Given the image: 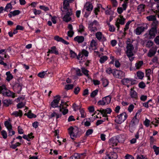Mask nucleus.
<instances>
[{
    "label": "nucleus",
    "instance_id": "obj_1",
    "mask_svg": "<svg viewBox=\"0 0 159 159\" xmlns=\"http://www.w3.org/2000/svg\"><path fill=\"white\" fill-rule=\"evenodd\" d=\"M68 133L70 135L71 138L73 140L80 136L79 133V130L77 127H70L68 129Z\"/></svg>",
    "mask_w": 159,
    "mask_h": 159
},
{
    "label": "nucleus",
    "instance_id": "obj_2",
    "mask_svg": "<svg viewBox=\"0 0 159 159\" xmlns=\"http://www.w3.org/2000/svg\"><path fill=\"white\" fill-rule=\"evenodd\" d=\"M126 44L127 45L126 47L127 50L126 52L127 56H133L134 55L133 50L134 49V47L132 43L130 42L129 39L126 41Z\"/></svg>",
    "mask_w": 159,
    "mask_h": 159
},
{
    "label": "nucleus",
    "instance_id": "obj_3",
    "mask_svg": "<svg viewBox=\"0 0 159 159\" xmlns=\"http://www.w3.org/2000/svg\"><path fill=\"white\" fill-rule=\"evenodd\" d=\"M127 117L126 113L123 112L116 117L115 121L118 124H121L126 119Z\"/></svg>",
    "mask_w": 159,
    "mask_h": 159
},
{
    "label": "nucleus",
    "instance_id": "obj_4",
    "mask_svg": "<svg viewBox=\"0 0 159 159\" xmlns=\"http://www.w3.org/2000/svg\"><path fill=\"white\" fill-rule=\"evenodd\" d=\"M68 106L66 102H63L62 101L61 102V103L59 106V111L60 112H62L63 115H65L67 114L68 111V109L66 108V106Z\"/></svg>",
    "mask_w": 159,
    "mask_h": 159
},
{
    "label": "nucleus",
    "instance_id": "obj_5",
    "mask_svg": "<svg viewBox=\"0 0 159 159\" xmlns=\"http://www.w3.org/2000/svg\"><path fill=\"white\" fill-rule=\"evenodd\" d=\"M60 96L58 95L54 97V99L50 104L51 107L54 108L59 107V103L60 100Z\"/></svg>",
    "mask_w": 159,
    "mask_h": 159
},
{
    "label": "nucleus",
    "instance_id": "obj_6",
    "mask_svg": "<svg viewBox=\"0 0 159 159\" xmlns=\"http://www.w3.org/2000/svg\"><path fill=\"white\" fill-rule=\"evenodd\" d=\"M140 111H138L131 120L130 125L132 126H134L138 123L139 120L138 117L140 114Z\"/></svg>",
    "mask_w": 159,
    "mask_h": 159
},
{
    "label": "nucleus",
    "instance_id": "obj_7",
    "mask_svg": "<svg viewBox=\"0 0 159 159\" xmlns=\"http://www.w3.org/2000/svg\"><path fill=\"white\" fill-rule=\"evenodd\" d=\"M147 27L146 24H143V26L137 27L134 31L135 34L137 35L140 34L145 30L147 29Z\"/></svg>",
    "mask_w": 159,
    "mask_h": 159
},
{
    "label": "nucleus",
    "instance_id": "obj_8",
    "mask_svg": "<svg viewBox=\"0 0 159 159\" xmlns=\"http://www.w3.org/2000/svg\"><path fill=\"white\" fill-rule=\"evenodd\" d=\"M113 75L115 77L121 79L125 75V73L121 70L113 69Z\"/></svg>",
    "mask_w": 159,
    "mask_h": 159
},
{
    "label": "nucleus",
    "instance_id": "obj_9",
    "mask_svg": "<svg viewBox=\"0 0 159 159\" xmlns=\"http://www.w3.org/2000/svg\"><path fill=\"white\" fill-rule=\"evenodd\" d=\"M72 15V11L71 9L68 10V11L66 15L63 17V20L66 22H68L71 20L70 16Z\"/></svg>",
    "mask_w": 159,
    "mask_h": 159
},
{
    "label": "nucleus",
    "instance_id": "obj_10",
    "mask_svg": "<svg viewBox=\"0 0 159 159\" xmlns=\"http://www.w3.org/2000/svg\"><path fill=\"white\" fill-rule=\"evenodd\" d=\"M97 111L101 112L103 115V116L107 117V114H110L111 112V110L110 108H107L106 109L98 110Z\"/></svg>",
    "mask_w": 159,
    "mask_h": 159
},
{
    "label": "nucleus",
    "instance_id": "obj_11",
    "mask_svg": "<svg viewBox=\"0 0 159 159\" xmlns=\"http://www.w3.org/2000/svg\"><path fill=\"white\" fill-rule=\"evenodd\" d=\"M96 38L100 41H104L106 40V38L100 32H98L95 34Z\"/></svg>",
    "mask_w": 159,
    "mask_h": 159
},
{
    "label": "nucleus",
    "instance_id": "obj_12",
    "mask_svg": "<svg viewBox=\"0 0 159 159\" xmlns=\"http://www.w3.org/2000/svg\"><path fill=\"white\" fill-rule=\"evenodd\" d=\"M157 32V30L156 28H151V29L149 31V39H151L154 38Z\"/></svg>",
    "mask_w": 159,
    "mask_h": 159
},
{
    "label": "nucleus",
    "instance_id": "obj_13",
    "mask_svg": "<svg viewBox=\"0 0 159 159\" xmlns=\"http://www.w3.org/2000/svg\"><path fill=\"white\" fill-rule=\"evenodd\" d=\"M119 141L116 137H114L110 139L109 144L113 146H116Z\"/></svg>",
    "mask_w": 159,
    "mask_h": 159
},
{
    "label": "nucleus",
    "instance_id": "obj_14",
    "mask_svg": "<svg viewBox=\"0 0 159 159\" xmlns=\"http://www.w3.org/2000/svg\"><path fill=\"white\" fill-rule=\"evenodd\" d=\"M129 94L131 98L137 100L138 98V94L137 92L134 90V89H130Z\"/></svg>",
    "mask_w": 159,
    "mask_h": 159
},
{
    "label": "nucleus",
    "instance_id": "obj_15",
    "mask_svg": "<svg viewBox=\"0 0 159 159\" xmlns=\"http://www.w3.org/2000/svg\"><path fill=\"white\" fill-rule=\"evenodd\" d=\"M125 19L124 18H122L121 19L118 18L117 19L116 23L115 25L117 28V30H119L120 27L119 24H121V25H124L125 23Z\"/></svg>",
    "mask_w": 159,
    "mask_h": 159
},
{
    "label": "nucleus",
    "instance_id": "obj_16",
    "mask_svg": "<svg viewBox=\"0 0 159 159\" xmlns=\"http://www.w3.org/2000/svg\"><path fill=\"white\" fill-rule=\"evenodd\" d=\"M48 53H50L54 54L56 55L59 54V52L55 46H53L51 47L50 49L48 50Z\"/></svg>",
    "mask_w": 159,
    "mask_h": 159
},
{
    "label": "nucleus",
    "instance_id": "obj_17",
    "mask_svg": "<svg viewBox=\"0 0 159 159\" xmlns=\"http://www.w3.org/2000/svg\"><path fill=\"white\" fill-rule=\"evenodd\" d=\"M89 52L88 51L85 49H83L81 52H80L78 56L77 57V58L78 59H80V58H82L84 55L85 56L87 57L88 56Z\"/></svg>",
    "mask_w": 159,
    "mask_h": 159
},
{
    "label": "nucleus",
    "instance_id": "obj_18",
    "mask_svg": "<svg viewBox=\"0 0 159 159\" xmlns=\"http://www.w3.org/2000/svg\"><path fill=\"white\" fill-rule=\"evenodd\" d=\"M93 6L92 4L90 2H87L85 5L84 10L85 9L88 11H91L93 9Z\"/></svg>",
    "mask_w": 159,
    "mask_h": 159
},
{
    "label": "nucleus",
    "instance_id": "obj_19",
    "mask_svg": "<svg viewBox=\"0 0 159 159\" xmlns=\"http://www.w3.org/2000/svg\"><path fill=\"white\" fill-rule=\"evenodd\" d=\"M157 49L155 47H153L150 49L148 53V56L149 57H152L155 55L156 53Z\"/></svg>",
    "mask_w": 159,
    "mask_h": 159
},
{
    "label": "nucleus",
    "instance_id": "obj_20",
    "mask_svg": "<svg viewBox=\"0 0 159 159\" xmlns=\"http://www.w3.org/2000/svg\"><path fill=\"white\" fill-rule=\"evenodd\" d=\"M54 39L58 42H61L64 43V44L68 45L69 44V43L65 41L64 39L61 37H59L58 36H56L54 37Z\"/></svg>",
    "mask_w": 159,
    "mask_h": 159
},
{
    "label": "nucleus",
    "instance_id": "obj_21",
    "mask_svg": "<svg viewBox=\"0 0 159 159\" xmlns=\"http://www.w3.org/2000/svg\"><path fill=\"white\" fill-rule=\"evenodd\" d=\"M20 11L19 10H15L13 11H11L8 14V16L10 18H11L12 16H15L19 15Z\"/></svg>",
    "mask_w": 159,
    "mask_h": 159
},
{
    "label": "nucleus",
    "instance_id": "obj_22",
    "mask_svg": "<svg viewBox=\"0 0 159 159\" xmlns=\"http://www.w3.org/2000/svg\"><path fill=\"white\" fill-rule=\"evenodd\" d=\"M84 38L83 36H77L74 38V40L78 43H81L84 42Z\"/></svg>",
    "mask_w": 159,
    "mask_h": 159
},
{
    "label": "nucleus",
    "instance_id": "obj_23",
    "mask_svg": "<svg viewBox=\"0 0 159 159\" xmlns=\"http://www.w3.org/2000/svg\"><path fill=\"white\" fill-rule=\"evenodd\" d=\"M107 157L109 159H116L117 158V155L115 152H111L107 155Z\"/></svg>",
    "mask_w": 159,
    "mask_h": 159
},
{
    "label": "nucleus",
    "instance_id": "obj_24",
    "mask_svg": "<svg viewBox=\"0 0 159 159\" xmlns=\"http://www.w3.org/2000/svg\"><path fill=\"white\" fill-rule=\"evenodd\" d=\"M15 93L11 92L9 90H7L5 93L4 96H7L8 97H11L12 98H14L15 96Z\"/></svg>",
    "mask_w": 159,
    "mask_h": 159
},
{
    "label": "nucleus",
    "instance_id": "obj_25",
    "mask_svg": "<svg viewBox=\"0 0 159 159\" xmlns=\"http://www.w3.org/2000/svg\"><path fill=\"white\" fill-rule=\"evenodd\" d=\"M7 89H6V86L3 85L2 86H0V93H2V95L4 96L6 91L7 90Z\"/></svg>",
    "mask_w": 159,
    "mask_h": 159
},
{
    "label": "nucleus",
    "instance_id": "obj_26",
    "mask_svg": "<svg viewBox=\"0 0 159 159\" xmlns=\"http://www.w3.org/2000/svg\"><path fill=\"white\" fill-rule=\"evenodd\" d=\"M13 3L12 1L10 3H8L7 4L5 8H4V11L8 12L9 11V9H11L12 8V3ZM12 5H14V4H12Z\"/></svg>",
    "mask_w": 159,
    "mask_h": 159
},
{
    "label": "nucleus",
    "instance_id": "obj_27",
    "mask_svg": "<svg viewBox=\"0 0 159 159\" xmlns=\"http://www.w3.org/2000/svg\"><path fill=\"white\" fill-rule=\"evenodd\" d=\"M103 99L105 105H106L109 104L110 102L111 98L110 96H108L103 98Z\"/></svg>",
    "mask_w": 159,
    "mask_h": 159
},
{
    "label": "nucleus",
    "instance_id": "obj_28",
    "mask_svg": "<svg viewBox=\"0 0 159 159\" xmlns=\"http://www.w3.org/2000/svg\"><path fill=\"white\" fill-rule=\"evenodd\" d=\"M32 135L33 133H31L27 135H23L22 137L24 139H26L27 141H30V139H33L34 138V136Z\"/></svg>",
    "mask_w": 159,
    "mask_h": 159
},
{
    "label": "nucleus",
    "instance_id": "obj_29",
    "mask_svg": "<svg viewBox=\"0 0 159 159\" xmlns=\"http://www.w3.org/2000/svg\"><path fill=\"white\" fill-rule=\"evenodd\" d=\"M145 5L143 4H140L137 7V9L139 12H141L144 11Z\"/></svg>",
    "mask_w": 159,
    "mask_h": 159
},
{
    "label": "nucleus",
    "instance_id": "obj_30",
    "mask_svg": "<svg viewBox=\"0 0 159 159\" xmlns=\"http://www.w3.org/2000/svg\"><path fill=\"white\" fill-rule=\"evenodd\" d=\"M63 4L64 9L66 10L67 11H68V10H69L68 8L69 6V2L67 0H64Z\"/></svg>",
    "mask_w": 159,
    "mask_h": 159
},
{
    "label": "nucleus",
    "instance_id": "obj_31",
    "mask_svg": "<svg viewBox=\"0 0 159 159\" xmlns=\"http://www.w3.org/2000/svg\"><path fill=\"white\" fill-rule=\"evenodd\" d=\"M25 115L27 116L28 117L30 118H35L36 116V115L32 113L31 111H29L27 113H25Z\"/></svg>",
    "mask_w": 159,
    "mask_h": 159
},
{
    "label": "nucleus",
    "instance_id": "obj_32",
    "mask_svg": "<svg viewBox=\"0 0 159 159\" xmlns=\"http://www.w3.org/2000/svg\"><path fill=\"white\" fill-rule=\"evenodd\" d=\"M131 81H132V79L126 78L122 79L121 82L124 85H126V84L129 83Z\"/></svg>",
    "mask_w": 159,
    "mask_h": 159
},
{
    "label": "nucleus",
    "instance_id": "obj_33",
    "mask_svg": "<svg viewBox=\"0 0 159 159\" xmlns=\"http://www.w3.org/2000/svg\"><path fill=\"white\" fill-rule=\"evenodd\" d=\"M15 87L16 89L17 93H20L22 90L21 85L19 84H16Z\"/></svg>",
    "mask_w": 159,
    "mask_h": 159
},
{
    "label": "nucleus",
    "instance_id": "obj_34",
    "mask_svg": "<svg viewBox=\"0 0 159 159\" xmlns=\"http://www.w3.org/2000/svg\"><path fill=\"white\" fill-rule=\"evenodd\" d=\"M12 115L15 116H21L22 115V111L21 110H19V112L17 111H14L12 114Z\"/></svg>",
    "mask_w": 159,
    "mask_h": 159
},
{
    "label": "nucleus",
    "instance_id": "obj_35",
    "mask_svg": "<svg viewBox=\"0 0 159 159\" xmlns=\"http://www.w3.org/2000/svg\"><path fill=\"white\" fill-rule=\"evenodd\" d=\"M108 58L106 56H104L100 57L99 61L101 63H103L107 61Z\"/></svg>",
    "mask_w": 159,
    "mask_h": 159
},
{
    "label": "nucleus",
    "instance_id": "obj_36",
    "mask_svg": "<svg viewBox=\"0 0 159 159\" xmlns=\"http://www.w3.org/2000/svg\"><path fill=\"white\" fill-rule=\"evenodd\" d=\"M81 70L82 73L86 76L89 77V75L88 74L89 71L84 67L81 68Z\"/></svg>",
    "mask_w": 159,
    "mask_h": 159
},
{
    "label": "nucleus",
    "instance_id": "obj_37",
    "mask_svg": "<svg viewBox=\"0 0 159 159\" xmlns=\"http://www.w3.org/2000/svg\"><path fill=\"white\" fill-rule=\"evenodd\" d=\"M4 125L7 129L12 128L11 124L8 121H6L4 123Z\"/></svg>",
    "mask_w": 159,
    "mask_h": 159
},
{
    "label": "nucleus",
    "instance_id": "obj_38",
    "mask_svg": "<svg viewBox=\"0 0 159 159\" xmlns=\"http://www.w3.org/2000/svg\"><path fill=\"white\" fill-rule=\"evenodd\" d=\"M137 75L139 78L140 79H142L144 76V73L140 71L137 72Z\"/></svg>",
    "mask_w": 159,
    "mask_h": 159
},
{
    "label": "nucleus",
    "instance_id": "obj_39",
    "mask_svg": "<svg viewBox=\"0 0 159 159\" xmlns=\"http://www.w3.org/2000/svg\"><path fill=\"white\" fill-rule=\"evenodd\" d=\"M98 44L97 42L94 39H93L90 43V46L92 48H96Z\"/></svg>",
    "mask_w": 159,
    "mask_h": 159
},
{
    "label": "nucleus",
    "instance_id": "obj_40",
    "mask_svg": "<svg viewBox=\"0 0 159 159\" xmlns=\"http://www.w3.org/2000/svg\"><path fill=\"white\" fill-rule=\"evenodd\" d=\"M3 103L5 105L7 106H8L12 103V102L10 100L5 99L3 101Z\"/></svg>",
    "mask_w": 159,
    "mask_h": 159
},
{
    "label": "nucleus",
    "instance_id": "obj_41",
    "mask_svg": "<svg viewBox=\"0 0 159 159\" xmlns=\"http://www.w3.org/2000/svg\"><path fill=\"white\" fill-rule=\"evenodd\" d=\"M146 18L149 21H153L156 19L155 16L153 15L147 16Z\"/></svg>",
    "mask_w": 159,
    "mask_h": 159
},
{
    "label": "nucleus",
    "instance_id": "obj_42",
    "mask_svg": "<svg viewBox=\"0 0 159 159\" xmlns=\"http://www.w3.org/2000/svg\"><path fill=\"white\" fill-rule=\"evenodd\" d=\"M89 26H95L96 27L98 25V23L96 20H94L93 22L89 24Z\"/></svg>",
    "mask_w": 159,
    "mask_h": 159
},
{
    "label": "nucleus",
    "instance_id": "obj_43",
    "mask_svg": "<svg viewBox=\"0 0 159 159\" xmlns=\"http://www.w3.org/2000/svg\"><path fill=\"white\" fill-rule=\"evenodd\" d=\"M143 64V61H139L138 63L135 64V66L136 69H139L140 68V67Z\"/></svg>",
    "mask_w": 159,
    "mask_h": 159
},
{
    "label": "nucleus",
    "instance_id": "obj_44",
    "mask_svg": "<svg viewBox=\"0 0 159 159\" xmlns=\"http://www.w3.org/2000/svg\"><path fill=\"white\" fill-rule=\"evenodd\" d=\"M153 148L156 155H158L159 153V147H157L155 145H154L153 147Z\"/></svg>",
    "mask_w": 159,
    "mask_h": 159
},
{
    "label": "nucleus",
    "instance_id": "obj_45",
    "mask_svg": "<svg viewBox=\"0 0 159 159\" xmlns=\"http://www.w3.org/2000/svg\"><path fill=\"white\" fill-rule=\"evenodd\" d=\"M73 87V84H67L65 85V89L66 90H70L72 89Z\"/></svg>",
    "mask_w": 159,
    "mask_h": 159
},
{
    "label": "nucleus",
    "instance_id": "obj_46",
    "mask_svg": "<svg viewBox=\"0 0 159 159\" xmlns=\"http://www.w3.org/2000/svg\"><path fill=\"white\" fill-rule=\"evenodd\" d=\"M20 143L19 142H17L15 144H11V147L13 149H15L17 147L20 146Z\"/></svg>",
    "mask_w": 159,
    "mask_h": 159
},
{
    "label": "nucleus",
    "instance_id": "obj_47",
    "mask_svg": "<svg viewBox=\"0 0 159 159\" xmlns=\"http://www.w3.org/2000/svg\"><path fill=\"white\" fill-rule=\"evenodd\" d=\"M98 92V90L96 89L93 91L90 94V96L92 98H94L95 96L97 95Z\"/></svg>",
    "mask_w": 159,
    "mask_h": 159
},
{
    "label": "nucleus",
    "instance_id": "obj_48",
    "mask_svg": "<svg viewBox=\"0 0 159 159\" xmlns=\"http://www.w3.org/2000/svg\"><path fill=\"white\" fill-rule=\"evenodd\" d=\"M102 84L104 87H106L108 84V80L106 79H103L102 80Z\"/></svg>",
    "mask_w": 159,
    "mask_h": 159
},
{
    "label": "nucleus",
    "instance_id": "obj_49",
    "mask_svg": "<svg viewBox=\"0 0 159 159\" xmlns=\"http://www.w3.org/2000/svg\"><path fill=\"white\" fill-rule=\"evenodd\" d=\"M80 89L79 87L77 86V87H76L74 89V93L76 95L78 94L79 93L80 90Z\"/></svg>",
    "mask_w": 159,
    "mask_h": 159
},
{
    "label": "nucleus",
    "instance_id": "obj_50",
    "mask_svg": "<svg viewBox=\"0 0 159 159\" xmlns=\"http://www.w3.org/2000/svg\"><path fill=\"white\" fill-rule=\"evenodd\" d=\"M158 23V21L156 19L155 20L153 21V23L152 24V28H155L157 29V26Z\"/></svg>",
    "mask_w": 159,
    "mask_h": 159
},
{
    "label": "nucleus",
    "instance_id": "obj_51",
    "mask_svg": "<svg viewBox=\"0 0 159 159\" xmlns=\"http://www.w3.org/2000/svg\"><path fill=\"white\" fill-rule=\"evenodd\" d=\"M109 26V30L111 32H114L115 31V28L113 25H111L110 23H108Z\"/></svg>",
    "mask_w": 159,
    "mask_h": 159
},
{
    "label": "nucleus",
    "instance_id": "obj_52",
    "mask_svg": "<svg viewBox=\"0 0 159 159\" xmlns=\"http://www.w3.org/2000/svg\"><path fill=\"white\" fill-rule=\"evenodd\" d=\"M131 22V21L130 20L127 23H126L125 27L124 29V31H125L128 30L129 28V25L130 24V23Z\"/></svg>",
    "mask_w": 159,
    "mask_h": 159
},
{
    "label": "nucleus",
    "instance_id": "obj_53",
    "mask_svg": "<svg viewBox=\"0 0 159 159\" xmlns=\"http://www.w3.org/2000/svg\"><path fill=\"white\" fill-rule=\"evenodd\" d=\"M153 44V42L149 40L147 42L146 44V46L147 47L150 48L152 46Z\"/></svg>",
    "mask_w": 159,
    "mask_h": 159
},
{
    "label": "nucleus",
    "instance_id": "obj_54",
    "mask_svg": "<svg viewBox=\"0 0 159 159\" xmlns=\"http://www.w3.org/2000/svg\"><path fill=\"white\" fill-rule=\"evenodd\" d=\"M89 30L91 32H95L97 30V27L95 26H89Z\"/></svg>",
    "mask_w": 159,
    "mask_h": 159
},
{
    "label": "nucleus",
    "instance_id": "obj_55",
    "mask_svg": "<svg viewBox=\"0 0 159 159\" xmlns=\"http://www.w3.org/2000/svg\"><path fill=\"white\" fill-rule=\"evenodd\" d=\"M93 132V130L92 129H88L86 132L85 135L86 136H89Z\"/></svg>",
    "mask_w": 159,
    "mask_h": 159
},
{
    "label": "nucleus",
    "instance_id": "obj_56",
    "mask_svg": "<svg viewBox=\"0 0 159 159\" xmlns=\"http://www.w3.org/2000/svg\"><path fill=\"white\" fill-rule=\"evenodd\" d=\"M150 121L149 120L146 118L144 122V124L147 127H148L149 126Z\"/></svg>",
    "mask_w": 159,
    "mask_h": 159
},
{
    "label": "nucleus",
    "instance_id": "obj_57",
    "mask_svg": "<svg viewBox=\"0 0 159 159\" xmlns=\"http://www.w3.org/2000/svg\"><path fill=\"white\" fill-rule=\"evenodd\" d=\"M9 136H12L15 134V132L13 131L12 128L8 129Z\"/></svg>",
    "mask_w": 159,
    "mask_h": 159
},
{
    "label": "nucleus",
    "instance_id": "obj_58",
    "mask_svg": "<svg viewBox=\"0 0 159 159\" xmlns=\"http://www.w3.org/2000/svg\"><path fill=\"white\" fill-rule=\"evenodd\" d=\"M84 27L82 25H79V32L82 33L84 31Z\"/></svg>",
    "mask_w": 159,
    "mask_h": 159
},
{
    "label": "nucleus",
    "instance_id": "obj_59",
    "mask_svg": "<svg viewBox=\"0 0 159 159\" xmlns=\"http://www.w3.org/2000/svg\"><path fill=\"white\" fill-rule=\"evenodd\" d=\"M46 74L45 72L44 71H43L39 73L38 75L39 77L41 78H43L44 77V76Z\"/></svg>",
    "mask_w": 159,
    "mask_h": 159
},
{
    "label": "nucleus",
    "instance_id": "obj_60",
    "mask_svg": "<svg viewBox=\"0 0 159 159\" xmlns=\"http://www.w3.org/2000/svg\"><path fill=\"white\" fill-rule=\"evenodd\" d=\"M1 134L4 139H6L7 137V134L5 130H2L1 132Z\"/></svg>",
    "mask_w": 159,
    "mask_h": 159
},
{
    "label": "nucleus",
    "instance_id": "obj_61",
    "mask_svg": "<svg viewBox=\"0 0 159 159\" xmlns=\"http://www.w3.org/2000/svg\"><path fill=\"white\" fill-rule=\"evenodd\" d=\"M80 112L82 118H84L86 117V114L84 111L82 109H80Z\"/></svg>",
    "mask_w": 159,
    "mask_h": 159
},
{
    "label": "nucleus",
    "instance_id": "obj_62",
    "mask_svg": "<svg viewBox=\"0 0 159 159\" xmlns=\"http://www.w3.org/2000/svg\"><path fill=\"white\" fill-rule=\"evenodd\" d=\"M33 11L35 15H39L41 13V11L40 10H37L36 9H34Z\"/></svg>",
    "mask_w": 159,
    "mask_h": 159
},
{
    "label": "nucleus",
    "instance_id": "obj_63",
    "mask_svg": "<svg viewBox=\"0 0 159 159\" xmlns=\"http://www.w3.org/2000/svg\"><path fill=\"white\" fill-rule=\"evenodd\" d=\"M39 8L40 9L43 10L45 11H48L49 10L48 7L44 6H40L39 7Z\"/></svg>",
    "mask_w": 159,
    "mask_h": 159
},
{
    "label": "nucleus",
    "instance_id": "obj_64",
    "mask_svg": "<svg viewBox=\"0 0 159 159\" xmlns=\"http://www.w3.org/2000/svg\"><path fill=\"white\" fill-rule=\"evenodd\" d=\"M125 159H134V157L129 154H127L125 157Z\"/></svg>",
    "mask_w": 159,
    "mask_h": 159
}]
</instances>
